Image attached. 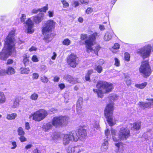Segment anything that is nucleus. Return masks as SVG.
Returning a JSON list of instances; mask_svg holds the SVG:
<instances>
[{"instance_id": "1", "label": "nucleus", "mask_w": 153, "mask_h": 153, "mask_svg": "<svg viewBox=\"0 0 153 153\" xmlns=\"http://www.w3.org/2000/svg\"><path fill=\"white\" fill-rule=\"evenodd\" d=\"M98 37V33L96 32L94 33L89 35L88 37L86 34H81L80 36L81 40H85V41L83 43H82L81 41H80L79 45H82L83 44L85 45L86 51L87 53H90L93 52L96 55H98V52L101 48V47L99 45H97L95 47L94 49L93 46L95 43L97 37Z\"/></svg>"}, {"instance_id": "2", "label": "nucleus", "mask_w": 153, "mask_h": 153, "mask_svg": "<svg viewBox=\"0 0 153 153\" xmlns=\"http://www.w3.org/2000/svg\"><path fill=\"white\" fill-rule=\"evenodd\" d=\"M96 87L98 89H94L93 91L97 94L98 97L102 98L104 94L109 93L114 89L113 84L110 82L100 80L97 82Z\"/></svg>"}, {"instance_id": "3", "label": "nucleus", "mask_w": 153, "mask_h": 153, "mask_svg": "<svg viewBox=\"0 0 153 153\" xmlns=\"http://www.w3.org/2000/svg\"><path fill=\"white\" fill-rule=\"evenodd\" d=\"M85 126H80L76 130H73L68 134V139L70 141L77 142L79 140H84L87 136Z\"/></svg>"}, {"instance_id": "4", "label": "nucleus", "mask_w": 153, "mask_h": 153, "mask_svg": "<svg viewBox=\"0 0 153 153\" xmlns=\"http://www.w3.org/2000/svg\"><path fill=\"white\" fill-rule=\"evenodd\" d=\"M111 131L112 138L114 142H118L119 140H126L131 136L130 131L126 127H122L120 128L119 131L118 138L116 137V130L112 129Z\"/></svg>"}, {"instance_id": "5", "label": "nucleus", "mask_w": 153, "mask_h": 153, "mask_svg": "<svg viewBox=\"0 0 153 153\" xmlns=\"http://www.w3.org/2000/svg\"><path fill=\"white\" fill-rule=\"evenodd\" d=\"M55 24L56 22L53 20H49L45 23L42 27V31L43 35H45L44 38L47 42H48L52 39L50 32L54 28Z\"/></svg>"}, {"instance_id": "6", "label": "nucleus", "mask_w": 153, "mask_h": 153, "mask_svg": "<svg viewBox=\"0 0 153 153\" xmlns=\"http://www.w3.org/2000/svg\"><path fill=\"white\" fill-rule=\"evenodd\" d=\"M114 110V106L113 102H110L107 104L104 110V115L110 126H112L116 124V122H114L113 120Z\"/></svg>"}, {"instance_id": "7", "label": "nucleus", "mask_w": 153, "mask_h": 153, "mask_svg": "<svg viewBox=\"0 0 153 153\" xmlns=\"http://www.w3.org/2000/svg\"><path fill=\"white\" fill-rule=\"evenodd\" d=\"M139 70L144 78H147L150 76L152 73V70L149 59L143 60L141 61Z\"/></svg>"}, {"instance_id": "8", "label": "nucleus", "mask_w": 153, "mask_h": 153, "mask_svg": "<svg viewBox=\"0 0 153 153\" xmlns=\"http://www.w3.org/2000/svg\"><path fill=\"white\" fill-rule=\"evenodd\" d=\"M26 18V15L25 14H22L20 18L21 22L26 24L25 31L26 33L29 34H31L34 31V29L33 28L34 23L31 19V18H28L25 21Z\"/></svg>"}, {"instance_id": "9", "label": "nucleus", "mask_w": 153, "mask_h": 153, "mask_svg": "<svg viewBox=\"0 0 153 153\" xmlns=\"http://www.w3.org/2000/svg\"><path fill=\"white\" fill-rule=\"evenodd\" d=\"M47 115V112L45 110L39 109L33 113L31 114L30 115L29 118L35 121L39 122L43 120Z\"/></svg>"}, {"instance_id": "10", "label": "nucleus", "mask_w": 153, "mask_h": 153, "mask_svg": "<svg viewBox=\"0 0 153 153\" xmlns=\"http://www.w3.org/2000/svg\"><path fill=\"white\" fill-rule=\"evenodd\" d=\"M13 53V55L16 53L15 49L13 51L10 45L5 43L2 51L0 53V59L2 60H5Z\"/></svg>"}, {"instance_id": "11", "label": "nucleus", "mask_w": 153, "mask_h": 153, "mask_svg": "<svg viewBox=\"0 0 153 153\" xmlns=\"http://www.w3.org/2000/svg\"><path fill=\"white\" fill-rule=\"evenodd\" d=\"M152 50V46L150 45L149 44L138 49L136 53L144 59L149 57L150 55Z\"/></svg>"}, {"instance_id": "12", "label": "nucleus", "mask_w": 153, "mask_h": 153, "mask_svg": "<svg viewBox=\"0 0 153 153\" xmlns=\"http://www.w3.org/2000/svg\"><path fill=\"white\" fill-rule=\"evenodd\" d=\"M79 62L78 57L74 53L71 54L68 58V64L72 68H75L78 65Z\"/></svg>"}, {"instance_id": "13", "label": "nucleus", "mask_w": 153, "mask_h": 153, "mask_svg": "<svg viewBox=\"0 0 153 153\" xmlns=\"http://www.w3.org/2000/svg\"><path fill=\"white\" fill-rule=\"evenodd\" d=\"M15 30H12L9 33L8 36L6 39L5 43L10 45L12 47V49L14 50V36L15 34Z\"/></svg>"}, {"instance_id": "14", "label": "nucleus", "mask_w": 153, "mask_h": 153, "mask_svg": "<svg viewBox=\"0 0 153 153\" xmlns=\"http://www.w3.org/2000/svg\"><path fill=\"white\" fill-rule=\"evenodd\" d=\"M67 117L66 116H60L55 117L52 120V125L57 127L63 125L66 121Z\"/></svg>"}, {"instance_id": "15", "label": "nucleus", "mask_w": 153, "mask_h": 153, "mask_svg": "<svg viewBox=\"0 0 153 153\" xmlns=\"http://www.w3.org/2000/svg\"><path fill=\"white\" fill-rule=\"evenodd\" d=\"M146 100L148 101H151V102H140L138 103V105L140 106L144 109L146 108H150L153 105V99L147 98Z\"/></svg>"}, {"instance_id": "16", "label": "nucleus", "mask_w": 153, "mask_h": 153, "mask_svg": "<svg viewBox=\"0 0 153 153\" xmlns=\"http://www.w3.org/2000/svg\"><path fill=\"white\" fill-rule=\"evenodd\" d=\"M44 16V14L41 13L39 14L37 16H33L31 18V19H32L34 23L38 24L41 22L43 20Z\"/></svg>"}, {"instance_id": "17", "label": "nucleus", "mask_w": 153, "mask_h": 153, "mask_svg": "<svg viewBox=\"0 0 153 153\" xmlns=\"http://www.w3.org/2000/svg\"><path fill=\"white\" fill-rule=\"evenodd\" d=\"M129 124L131 126L133 125L131 128H132L134 130L138 131L141 128V122L140 121H136L134 122L133 124L130 123Z\"/></svg>"}, {"instance_id": "18", "label": "nucleus", "mask_w": 153, "mask_h": 153, "mask_svg": "<svg viewBox=\"0 0 153 153\" xmlns=\"http://www.w3.org/2000/svg\"><path fill=\"white\" fill-rule=\"evenodd\" d=\"M114 34V33L113 32H106L104 36V40L105 41H108L110 40L112 38L113 35Z\"/></svg>"}, {"instance_id": "19", "label": "nucleus", "mask_w": 153, "mask_h": 153, "mask_svg": "<svg viewBox=\"0 0 153 153\" xmlns=\"http://www.w3.org/2000/svg\"><path fill=\"white\" fill-rule=\"evenodd\" d=\"M19 105V100L18 99L15 98L13 100V103L10 105L12 108L14 109L17 108Z\"/></svg>"}, {"instance_id": "20", "label": "nucleus", "mask_w": 153, "mask_h": 153, "mask_svg": "<svg viewBox=\"0 0 153 153\" xmlns=\"http://www.w3.org/2000/svg\"><path fill=\"white\" fill-rule=\"evenodd\" d=\"M93 73V69H90L88 71L87 73H86L85 78V80L86 81H90V75Z\"/></svg>"}, {"instance_id": "21", "label": "nucleus", "mask_w": 153, "mask_h": 153, "mask_svg": "<svg viewBox=\"0 0 153 153\" xmlns=\"http://www.w3.org/2000/svg\"><path fill=\"white\" fill-rule=\"evenodd\" d=\"M52 125L51 123H49L44 125L43 127V130L45 131H46L51 129L53 126Z\"/></svg>"}, {"instance_id": "22", "label": "nucleus", "mask_w": 153, "mask_h": 153, "mask_svg": "<svg viewBox=\"0 0 153 153\" xmlns=\"http://www.w3.org/2000/svg\"><path fill=\"white\" fill-rule=\"evenodd\" d=\"M0 104H4L5 102L6 98L3 92H0Z\"/></svg>"}, {"instance_id": "23", "label": "nucleus", "mask_w": 153, "mask_h": 153, "mask_svg": "<svg viewBox=\"0 0 153 153\" xmlns=\"http://www.w3.org/2000/svg\"><path fill=\"white\" fill-rule=\"evenodd\" d=\"M23 63L25 65H27L29 62V56L27 54H25L23 56Z\"/></svg>"}, {"instance_id": "24", "label": "nucleus", "mask_w": 153, "mask_h": 153, "mask_svg": "<svg viewBox=\"0 0 153 153\" xmlns=\"http://www.w3.org/2000/svg\"><path fill=\"white\" fill-rule=\"evenodd\" d=\"M17 116V114L15 113H13L11 114H7L6 118L7 119L10 120H14Z\"/></svg>"}, {"instance_id": "25", "label": "nucleus", "mask_w": 153, "mask_h": 153, "mask_svg": "<svg viewBox=\"0 0 153 153\" xmlns=\"http://www.w3.org/2000/svg\"><path fill=\"white\" fill-rule=\"evenodd\" d=\"M68 81L72 84H75L77 82L76 79L70 75L68 76Z\"/></svg>"}, {"instance_id": "26", "label": "nucleus", "mask_w": 153, "mask_h": 153, "mask_svg": "<svg viewBox=\"0 0 153 153\" xmlns=\"http://www.w3.org/2000/svg\"><path fill=\"white\" fill-rule=\"evenodd\" d=\"M20 72L22 74H28L30 72V69L29 68H22L20 69Z\"/></svg>"}, {"instance_id": "27", "label": "nucleus", "mask_w": 153, "mask_h": 153, "mask_svg": "<svg viewBox=\"0 0 153 153\" xmlns=\"http://www.w3.org/2000/svg\"><path fill=\"white\" fill-rule=\"evenodd\" d=\"M147 85V82H144L140 84H136L135 85V86L137 88L142 89L144 88Z\"/></svg>"}, {"instance_id": "28", "label": "nucleus", "mask_w": 153, "mask_h": 153, "mask_svg": "<svg viewBox=\"0 0 153 153\" xmlns=\"http://www.w3.org/2000/svg\"><path fill=\"white\" fill-rule=\"evenodd\" d=\"M94 69L99 74L101 73L103 71V68L101 65H96Z\"/></svg>"}, {"instance_id": "29", "label": "nucleus", "mask_w": 153, "mask_h": 153, "mask_svg": "<svg viewBox=\"0 0 153 153\" xmlns=\"http://www.w3.org/2000/svg\"><path fill=\"white\" fill-rule=\"evenodd\" d=\"M15 72V69L12 67H8L6 71V73L8 75H12Z\"/></svg>"}, {"instance_id": "30", "label": "nucleus", "mask_w": 153, "mask_h": 153, "mask_svg": "<svg viewBox=\"0 0 153 153\" xmlns=\"http://www.w3.org/2000/svg\"><path fill=\"white\" fill-rule=\"evenodd\" d=\"M18 135L19 136L24 135L25 132L23 130V128L21 127L18 128L17 130Z\"/></svg>"}, {"instance_id": "31", "label": "nucleus", "mask_w": 153, "mask_h": 153, "mask_svg": "<svg viewBox=\"0 0 153 153\" xmlns=\"http://www.w3.org/2000/svg\"><path fill=\"white\" fill-rule=\"evenodd\" d=\"M117 95L114 94H110L109 97L110 98V100L114 101L117 100Z\"/></svg>"}, {"instance_id": "32", "label": "nucleus", "mask_w": 153, "mask_h": 153, "mask_svg": "<svg viewBox=\"0 0 153 153\" xmlns=\"http://www.w3.org/2000/svg\"><path fill=\"white\" fill-rule=\"evenodd\" d=\"M124 59L127 61L128 62L130 60V54L128 52H126L124 54Z\"/></svg>"}, {"instance_id": "33", "label": "nucleus", "mask_w": 153, "mask_h": 153, "mask_svg": "<svg viewBox=\"0 0 153 153\" xmlns=\"http://www.w3.org/2000/svg\"><path fill=\"white\" fill-rule=\"evenodd\" d=\"M41 81L44 83H47L48 81V79L44 75L41 76Z\"/></svg>"}, {"instance_id": "34", "label": "nucleus", "mask_w": 153, "mask_h": 153, "mask_svg": "<svg viewBox=\"0 0 153 153\" xmlns=\"http://www.w3.org/2000/svg\"><path fill=\"white\" fill-rule=\"evenodd\" d=\"M38 97V94L36 93L33 94L30 97V98L33 100H37Z\"/></svg>"}, {"instance_id": "35", "label": "nucleus", "mask_w": 153, "mask_h": 153, "mask_svg": "<svg viewBox=\"0 0 153 153\" xmlns=\"http://www.w3.org/2000/svg\"><path fill=\"white\" fill-rule=\"evenodd\" d=\"M39 9L40 12H46L48 9V4H46L45 6L41 8H39Z\"/></svg>"}, {"instance_id": "36", "label": "nucleus", "mask_w": 153, "mask_h": 153, "mask_svg": "<svg viewBox=\"0 0 153 153\" xmlns=\"http://www.w3.org/2000/svg\"><path fill=\"white\" fill-rule=\"evenodd\" d=\"M114 59L115 61L114 65L117 67L119 66L120 65V61L117 57L114 58Z\"/></svg>"}, {"instance_id": "37", "label": "nucleus", "mask_w": 153, "mask_h": 153, "mask_svg": "<svg viewBox=\"0 0 153 153\" xmlns=\"http://www.w3.org/2000/svg\"><path fill=\"white\" fill-rule=\"evenodd\" d=\"M93 11V9L91 7H88L86 10L85 12L87 14H91Z\"/></svg>"}, {"instance_id": "38", "label": "nucleus", "mask_w": 153, "mask_h": 153, "mask_svg": "<svg viewBox=\"0 0 153 153\" xmlns=\"http://www.w3.org/2000/svg\"><path fill=\"white\" fill-rule=\"evenodd\" d=\"M124 144L123 142H119L115 143V145L117 148L118 149H119L120 146H122V147H123Z\"/></svg>"}, {"instance_id": "39", "label": "nucleus", "mask_w": 153, "mask_h": 153, "mask_svg": "<svg viewBox=\"0 0 153 153\" xmlns=\"http://www.w3.org/2000/svg\"><path fill=\"white\" fill-rule=\"evenodd\" d=\"M48 16L49 17H52L54 15V12L53 10H49L48 12Z\"/></svg>"}, {"instance_id": "40", "label": "nucleus", "mask_w": 153, "mask_h": 153, "mask_svg": "<svg viewBox=\"0 0 153 153\" xmlns=\"http://www.w3.org/2000/svg\"><path fill=\"white\" fill-rule=\"evenodd\" d=\"M120 45L118 43H115L113 46V48L114 49L117 50L119 49L120 48Z\"/></svg>"}, {"instance_id": "41", "label": "nucleus", "mask_w": 153, "mask_h": 153, "mask_svg": "<svg viewBox=\"0 0 153 153\" xmlns=\"http://www.w3.org/2000/svg\"><path fill=\"white\" fill-rule=\"evenodd\" d=\"M63 143L66 145L67 144V135L65 134L63 137Z\"/></svg>"}, {"instance_id": "42", "label": "nucleus", "mask_w": 153, "mask_h": 153, "mask_svg": "<svg viewBox=\"0 0 153 153\" xmlns=\"http://www.w3.org/2000/svg\"><path fill=\"white\" fill-rule=\"evenodd\" d=\"M32 60L34 62H37L39 61L36 55H34L33 56Z\"/></svg>"}, {"instance_id": "43", "label": "nucleus", "mask_w": 153, "mask_h": 153, "mask_svg": "<svg viewBox=\"0 0 153 153\" xmlns=\"http://www.w3.org/2000/svg\"><path fill=\"white\" fill-rule=\"evenodd\" d=\"M62 4L63 7L66 8L67 7V2L66 0H61Z\"/></svg>"}, {"instance_id": "44", "label": "nucleus", "mask_w": 153, "mask_h": 153, "mask_svg": "<svg viewBox=\"0 0 153 153\" xmlns=\"http://www.w3.org/2000/svg\"><path fill=\"white\" fill-rule=\"evenodd\" d=\"M19 138V139L21 142H25L26 141V138L24 136V135H21Z\"/></svg>"}, {"instance_id": "45", "label": "nucleus", "mask_w": 153, "mask_h": 153, "mask_svg": "<svg viewBox=\"0 0 153 153\" xmlns=\"http://www.w3.org/2000/svg\"><path fill=\"white\" fill-rule=\"evenodd\" d=\"M39 76V75L37 73H34L32 75L33 79H37Z\"/></svg>"}, {"instance_id": "46", "label": "nucleus", "mask_w": 153, "mask_h": 153, "mask_svg": "<svg viewBox=\"0 0 153 153\" xmlns=\"http://www.w3.org/2000/svg\"><path fill=\"white\" fill-rule=\"evenodd\" d=\"M41 68L42 70L44 71L45 72H46L48 71V69L46 66L42 65L41 66Z\"/></svg>"}, {"instance_id": "47", "label": "nucleus", "mask_w": 153, "mask_h": 153, "mask_svg": "<svg viewBox=\"0 0 153 153\" xmlns=\"http://www.w3.org/2000/svg\"><path fill=\"white\" fill-rule=\"evenodd\" d=\"M39 10V9H34L31 11V12L33 14H36L40 12Z\"/></svg>"}, {"instance_id": "48", "label": "nucleus", "mask_w": 153, "mask_h": 153, "mask_svg": "<svg viewBox=\"0 0 153 153\" xmlns=\"http://www.w3.org/2000/svg\"><path fill=\"white\" fill-rule=\"evenodd\" d=\"M7 74L5 70L1 69L0 70V76H2L5 75Z\"/></svg>"}, {"instance_id": "49", "label": "nucleus", "mask_w": 153, "mask_h": 153, "mask_svg": "<svg viewBox=\"0 0 153 153\" xmlns=\"http://www.w3.org/2000/svg\"><path fill=\"white\" fill-rule=\"evenodd\" d=\"M12 144L13 146L11 148V149H14L17 147L16 143V142H12Z\"/></svg>"}, {"instance_id": "50", "label": "nucleus", "mask_w": 153, "mask_h": 153, "mask_svg": "<svg viewBox=\"0 0 153 153\" xmlns=\"http://www.w3.org/2000/svg\"><path fill=\"white\" fill-rule=\"evenodd\" d=\"M25 128L27 130H29L30 129V126L28 123H26L25 124Z\"/></svg>"}, {"instance_id": "51", "label": "nucleus", "mask_w": 153, "mask_h": 153, "mask_svg": "<svg viewBox=\"0 0 153 153\" xmlns=\"http://www.w3.org/2000/svg\"><path fill=\"white\" fill-rule=\"evenodd\" d=\"M59 86L61 90H62L65 87V85L63 84H61L59 85Z\"/></svg>"}, {"instance_id": "52", "label": "nucleus", "mask_w": 153, "mask_h": 153, "mask_svg": "<svg viewBox=\"0 0 153 153\" xmlns=\"http://www.w3.org/2000/svg\"><path fill=\"white\" fill-rule=\"evenodd\" d=\"M36 50L37 48H36L33 46H32L29 49V50L30 51H36Z\"/></svg>"}, {"instance_id": "53", "label": "nucleus", "mask_w": 153, "mask_h": 153, "mask_svg": "<svg viewBox=\"0 0 153 153\" xmlns=\"http://www.w3.org/2000/svg\"><path fill=\"white\" fill-rule=\"evenodd\" d=\"M105 133L106 136H108V135L109 133V131L108 129L105 130Z\"/></svg>"}, {"instance_id": "54", "label": "nucleus", "mask_w": 153, "mask_h": 153, "mask_svg": "<svg viewBox=\"0 0 153 153\" xmlns=\"http://www.w3.org/2000/svg\"><path fill=\"white\" fill-rule=\"evenodd\" d=\"M99 28L101 30H103L105 29L104 26L102 25H100Z\"/></svg>"}, {"instance_id": "55", "label": "nucleus", "mask_w": 153, "mask_h": 153, "mask_svg": "<svg viewBox=\"0 0 153 153\" xmlns=\"http://www.w3.org/2000/svg\"><path fill=\"white\" fill-rule=\"evenodd\" d=\"M73 4H74V7H77L79 4V2L77 1H74Z\"/></svg>"}, {"instance_id": "56", "label": "nucleus", "mask_w": 153, "mask_h": 153, "mask_svg": "<svg viewBox=\"0 0 153 153\" xmlns=\"http://www.w3.org/2000/svg\"><path fill=\"white\" fill-rule=\"evenodd\" d=\"M78 20L80 23H82L83 21V19L82 18L79 17L78 18Z\"/></svg>"}, {"instance_id": "57", "label": "nucleus", "mask_w": 153, "mask_h": 153, "mask_svg": "<svg viewBox=\"0 0 153 153\" xmlns=\"http://www.w3.org/2000/svg\"><path fill=\"white\" fill-rule=\"evenodd\" d=\"M53 55L52 56L51 59L53 60H55L57 56V55L55 52H53Z\"/></svg>"}, {"instance_id": "58", "label": "nucleus", "mask_w": 153, "mask_h": 153, "mask_svg": "<svg viewBox=\"0 0 153 153\" xmlns=\"http://www.w3.org/2000/svg\"><path fill=\"white\" fill-rule=\"evenodd\" d=\"M126 83L127 84V85H130L131 84V81L130 80L127 79L126 81Z\"/></svg>"}, {"instance_id": "59", "label": "nucleus", "mask_w": 153, "mask_h": 153, "mask_svg": "<svg viewBox=\"0 0 153 153\" xmlns=\"http://www.w3.org/2000/svg\"><path fill=\"white\" fill-rule=\"evenodd\" d=\"M32 146V145L31 144H29L27 145L25 147V148L26 149H30Z\"/></svg>"}, {"instance_id": "60", "label": "nucleus", "mask_w": 153, "mask_h": 153, "mask_svg": "<svg viewBox=\"0 0 153 153\" xmlns=\"http://www.w3.org/2000/svg\"><path fill=\"white\" fill-rule=\"evenodd\" d=\"M13 61L12 60L10 59H9L7 61V64H10L13 63Z\"/></svg>"}, {"instance_id": "61", "label": "nucleus", "mask_w": 153, "mask_h": 153, "mask_svg": "<svg viewBox=\"0 0 153 153\" xmlns=\"http://www.w3.org/2000/svg\"><path fill=\"white\" fill-rule=\"evenodd\" d=\"M59 78L58 77L56 76L54 77V81L56 82H58L59 80Z\"/></svg>"}, {"instance_id": "62", "label": "nucleus", "mask_w": 153, "mask_h": 153, "mask_svg": "<svg viewBox=\"0 0 153 153\" xmlns=\"http://www.w3.org/2000/svg\"><path fill=\"white\" fill-rule=\"evenodd\" d=\"M34 153H42L40 150H38L37 149H36L34 151Z\"/></svg>"}, {"instance_id": "63", "label": "nucleus", "mask_w": 153, "mask_h": 153, "mask_svg": "<svg viewBox=\"0 0 153 153\" xmlns=\"http://www.w3.org/2000/svg\"><path fill=\"white\" fill-rule=\"evenodd\" d=\"M88 0H83V3L84 4H87L89 3Z\"/></svg>"}, {"instance_id": "64", "label": "nucleus", "mask_w": 153, "mask_h": 153, "mask_svg": "<svg viewBox=\"0 0 153 153\" xmlns=\"http://www.w3.org/2000/svg\"><path fill=\"white\" fill-rule=\"evenodd\" d=\"M62 43L63 45H67V39H65L63 41Z\"/></svg>"}]
</instances>
